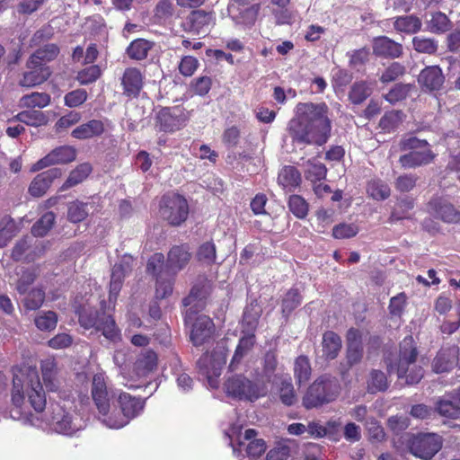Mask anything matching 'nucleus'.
Returning a JSON list of instances; mask_svg holds the SVG:
<instances>
[{"label": "nucleus", "instance_id": "obj_1", "mask_svg": "<svg viewBox=\"0 0 460 460\" xmlns=\"http://www.w3.org/2000/svg\"><path fill=\"white\" fill-rule=\"evenodd\" d=\"M11 417L31 425H37L32 413L42 412L47 404L46 393L36 367L15 369L13 379Z\"/></svg>", "mask_w": 460, "mask_h": 460}, {"label": "nucleus", "instance_id": "obj_2", "mask_svg": "<svg viewBox=\"0 0 460 460\" xmlns=\"http://www.w3.org/2000/svg\"><path fill=\"white\" fill-rule=\"evenodd\" d=\"M324 103H298L295 117L288 123V131L293 141L298 144L322 146L327 142L331 132V122Z\"/></svg>", "mask_w": 460, "mask_h": 460}, {"label": "nucleus", "instance_id": "obj_3", "mask_svg": "<svg viewBox=\"0 0 460 460\" xmlns=\"http://www.w3.org/2000/svg\"><path fill=\"white\" fill-rule=\"evenodd\" d=\"M210 292V283L204 279L200 284H196L190 295L183 299V305L188 307L185 312V321L191 323L190 340L195 346L205 343L214 332V323L208 316L199 315L194 319L196 311L204 306V300Z\"/></svg>", "mask_w": 460, "mask_h": 460}, {"label": "nucleus", "instance_id": "obj_4", "mask_svg": "<svg viewBox=\"0 0 460 460\" xmlns=\"http://www.w3.org/2000/svg\"><path fill=\"white\" fill-rule=\"evenodd\" d=\"M144 407V400L122 392L118 394L116 400H112L110 411L104 417H100V420L110 429H120L138 416Z\"/></svg>", "mask_w": 460, "mask_h": 460}, {"label": "nucleus", "instance_id": "obj_5", "mask_svg": "<svg viewBox=\"0 0 460 460\" xmlns=\"http://www.w3.org/2000/svg\"><path fill=\"white\" fill-rule=\"evenodd\" d=\"M228 436L233 453L238 460H261L266 444L263 439L256 438L255 429H247L242 433V427L234 424L229 429Z\"/></svg>", "mask_w": 460, "mask_h": 460}, {"label": "nucleus", "instance_id": "obj_6", "mask_svg": "<svg viewBox=\"0 0 460 460\" xmlns=\"http://www.w3.org/2000/svg\"><path fill=\"white\" fill-rule=\"evenodd\" d=\"M224 391L228 397L254 402L268 394V386L263 378L252 381L241 374H228Z\"/></svg>", "mask_w": 460, "mask_h": 460}, {"label": "nucleus", "instance_id": "obj_7", "mask_svg": "<svg viewBox=\"0 0 460 460\" xmlns=\"http://www.w3.org/2000/svg\"><path fill=\"white\" fill-rule=\"evenodd\" d=\"M417 349L411 336L405 337L400 344L398 362L390 364L388 370L396 372L399 379H405L407 384H417L423 376V370L415 365Z\"/></svg>", "mask_w": 460, "mask_h": 460}, {"label": "nucleus", "instance_id": "obj_8", "mask_svg": "<svg viewBox=\"0 0 460 460\" xmlns=\"http://www.w3.org/2000/svg\"><path fill=\"white\" fill-rule=\"evenodd\" d=\"M48 424L55 432L66 436H73L84 427V421L72 409L70 401L51 405V416Z\"/></svg>", "mask_w": 460, "mask_h": 460}, {"label": "nucleus", "instance_id": "obj_9", "mask_svg": "<svg viewBox=\"0 0 460 460\" xmlns=\"http://www.w3.org/2000/svg\"><path fill=\"white\" fill-rule=\"evenodd\" d=\"M227 349L225 342L217 345L211 353H206L198 361L199 375L208 382L210 388H217L219 376L226 362Z\"/></svg>", "mask_w": 460, "mask_h": 460}, {"label": "nucleus", "instance_id": "obj_10", "mask_svg": "<svg viewBox=\"0 0 460 460\" xmlns=\"http://www.w3.org/2000/svg\"><path fill=\"white\" fill-rule=\"evenodd\" d=\"M403 150H410L408 154L402 155L399 163L405 169L415 168L431 163L435 155L426 140H420L414 137L405 138L401 143Z\"/></svg>", "mask_w": 460, "mask_h": 460}, {"label": "nucleus", "instance_id": "obj_11", "mask_svg": "<svg viewBox=\"0 0 460 460\" xmlns=\"http://www.w3.org/2000/svg\"><path fill=\"white\" fill-rule=\"evenodd\" d=\"M339 394V385L336 380L321 377L308 388L303 398L306 409L320 407L334 401Z\"/></svg>", "mask_w": 460, "mask_h": 460}, {"label": "nucleus", "instance_id": "obj_12", "mask_svg": "<svg viewBox=\"0 0 460 460\" xmlns=\"http://www.w3.org/2000/svg\"><path fill=\"white\" fill-rule=\"evenodd\" d=\"M79 323L84 329L95 328L97 332H101L107 340L112 342L120 340V332L111 314L105 313L100 314L97 312H88L86 309H83L79 313Z\"/></svg>", "mask_w": 460, "mask_h": 460}, {"label": "nucleus", "instance_id": "obj_13", "mask_svg": "<svg viewBox=\"0 0 460 460\" xmlns=\"http://www.w3.org/2000/svg\"><path fill=\"white\" fill-rule=\"evenodd\" d=\"M159 217L172 226L183 223L189 215L187 200L178 194L164 195L159 205Z\"/></svg>", "mask_w": 460, "mask_h": 460}, {"label": "nucleus", "instance_id": "obj_14", "mask_svg": "<svg viewBox=\"0 0 460 460\" xmlns=\"http://www.w3.org/2000/svg\"><path fill=\"white\" fill-rule=\"evenodd\" d=\"M442 439L435 433L419 434L409 441L410 452L421 459H431L441 448Z\"/></svg>", "mask_w": 460, "mask_h": 460}, {"label": "nucleus", "instance_id": "obj_15", "mask_svg": "<svg viewBox=\"0 0 460 460\" xmlns=\"http://www.w3.org/2000/svg\"><path fill=\"white\" fill-rule=\"evenodd\" d=\"M92 396L98 410L99 418L110 411L112 400H115V394L109 390L106 384L104 373H97L93 377Z\"/></svg>", "mask_w": 460, "mask_h": 460}, {"label": "nucleus", "instance_id": "obj_16", "mask_svg": "<svg viewBox=\"0 0 460 460\" xmlns=\"http://www.w3.org/2000/svg\"><path fill=\"white\" fill-rule=\"evenodd\" d=\"M133 266L134 258L131 255L125 254L112 269L109 291V303L112 305V308L115 306L123 279L132 270Z\"/></svg>", "mask_w": 460, "mask_h": 460}, {"label": "nucleus", "instance_id": "obj_17", "mask_svg": "<svg viewBox=\"0 0 460 460\" xmlns=\"http://www.w3.org/2000/svg\"><path fill=\"white\" fill-rule=\"evenodd\" d=\"M157 119L162 130L174 132L186 125L189 117L182 108L172 107L162 109Z\"/></svg>", "mask_w": 460, "mask_h": 460}, {"label": "nucleus", "instance_id": "obj_18", "mask_svg": "<svg viewBox=\"0 0 460 460\" xmlns=\"http://www.w3.org/2000/svg\"><path fill=\"white\" fill-rule=\"evenodd\" d=\"M76 157V151L72 146H59L45 157L35 163L31 168V172L40 171L45 167L56 164H66L74 161Z\"/></svg>", "mask_w": 460, "mask_h": 460}, {"label": "nucleus", "instance_id": "obj_19", "mask_svg": "<svg viewBox=\"0 0 460 460\" xmlns=\"http://www.w3.org/2000/svg\"><path fill=\"white\" fill-rule=\"evenodd\" d=\"M27 71L23 73L19 84L22 87H33L45 82L50 75V70L43 64L27 63Z\"/></svg>", "mask_w": 460, "mask_h": 460}, {"label": "nucleus", "instance_id": "obj_20", "mask_svg": "<svg viewBox=\"0 0 460 460\" xmlns=\"http://www.w3.org/2000/svg\"><path fill=\"white\" fill-rule=\"evenodd\" d=\"M432 214L447 224H457L460 222V212L450 203L435 199L429 204Z\"/></svg>", "mask_w": 460, "mask_h": 460}, {"label": "nucleus", "instance_id": "obj_21", "mask_svg": "<svg viewBox=\"0 0 460 460\" xmlns=\"http://www.w3.org/2000/svg\"><path fill=\"white\" fill-rule=\"evenodd\" d=\"M121 84L126 95L136 97L143 87L144 75L139 69L128 67L123 74Z\"/></svg>", "mask_w": 460, "mask_h": 460}, {"label": "nucleus", "instance_id": "obj_22", "mask_svg": "<svg viewBox=\"0 0 460 460\" xmlns=\"http://www.w3.org/2000/svg\"><path fill=\"white\" fill-rule=\"evenodd\" d=\"M373 51L379 57L396 58L402 54V46L388 37L383 36L374 40Z\"/></svg>", "mask_w": 460, "mask_h": 460}, {"label": "nucleus", "instance_id": "obj_23", "mask_svg": "<svg viewBox=\"0 0 460 460\" xmlns=\"http://www.w3.org/2000/svg\"><path fill=\"white\" fill-rule=\"evenodd\" d=\"M61 172L53 168L38 174L29 187V192L33 197L42 196L49 188L54 179L60 176Z\"/></svg>", "mask_w": 460, "mask_h": 460}, {"label": "nucleus", "instance_id": "obj_24", "mask_svg": "<svg viewBox=\"0 0 460 460\" xmlns=\"http://www.w3.org/2000/svg\"><path fill=\"white\" fill-rule=\"evenodd\" d=\"M438 412L444 417L457 419L460 417V387L453 394L442 398L437 403Z\"/></svg>", "mask_w": 460, "mask_h": 460}, {"label": "nucleus", "instance_id": "obj_25", "mask_svg": "<svg viewBox=\"0 0 460 460\" xmlns=\"http://www.w3.org/2000/svg\"><path fill=\"white\" fill-rule=\"evenodd\" d=\"M419 83L429 91L438 90L444 83L441 69L437 66L424 68L418 79Z\"/></svg>", "mask_w": 460, "mask_h": 460}, {"label": "nucleus", "instance_id": "obj_26", "mask_svg": "<svg viewBox=\"0 0 460 460\" xmlns=\"http://www.w3.org/2000/svg\"><path fill=\"white\" fill-rule=\"evenodd\" d=\"M190 259V254L187 247H172L168 253L166 267L169 271L176 273L188 264Z\"/></svg>", "mask_w": 460, "mask_h": 460}, {"label": "nucleus", "instance_id": "obj_27", "mask_svg": "<svg viewBox=\"0 0 460 460\" xmlns=\"http://www.w3.org/2000/svg\"><path fill=\"white\" fill-rule=\"evenodd\" d=\"M31 240V238H25L19 241L13 249L12 257L16 261L25 259L28 261H31L43 252L44 247L42 245V242H35V250L28 253L26 252L31 247L30 243Z\"/></svg>", "mask_w": 460, "mask_h": 460}, {"label": "nucleus", "instance_id": "obj_28", "mask_svg": "<svg viewBox=\"0 0 460 460\" xmlns=\"http://www.w3.org/2000/svg\"><path fill=\"white\" fill-rule=\"evenodd\" d=\"M41 372L44 384L49 392H57L60 387L58 376V367L54 359L49 358L41 363Z\"/></svg>", "mask_w": 460, "mask_h": 460}, {"label": "nucleus", "instance_id": "obj_29", "mask_svg": "<svg viewBox=\"0 0 460 460\" xmlns=\"http://www.w3.org/2000/svg\"><path fill=\"white\" fill-rule=\"evenodd\" d=\"M362 358L361 335L359 331L350 329L348 332L347 359L349 366L358 363Z\"/></svg>", "mask_w": 460, "mask_h": 460}, {"label": "nucleus", "instance_id": "obj_30", "mask_svg": "<svg viewBox=\"0 0 460 460\" xmlns=\"http://www.w3.org/2000/svg\"><path fill=\"white\" fill-rule=\"evenodd\" d=\"M104 131L103 123L98 119H92L87 123L76 127L71 133L76 139H87L100 136Z\"/></svg>", "mask_w": 460, "mask_h": 460}, {"label": "nucleus", "instance_id": "obj_31", "mask_svg": "<svg viewBox=\"0 0 460 460\" xmlns=\"http://www.w3.org/2000/svg\"><path fill=\"white\" fill-rule=\"evenodd\" d=\"M457 362V349L451 348L441 350L433 361V370L436 373H443L448 371Z\"/></svg>", "mask_w": 460, "mask_h": 460}, {"label": "nucleus", "instance_id": "obj_32", "mask_svg": "<svg viewBox=\"0 0 460 460\" xmlns=\"http://www.w3.org/2000/svg\"><path fill=\"white\" fill-rule=\"evenodd\" d=\"M278 182L284 190L292 191L301 183L300 172L293 166H286L279 172Z\"/></svg>", "mask_w": 460, "mask_h": 460}, {"label": "nucleus", "instance_id": "obj_33", "mask_svg": "<svg viewBox=\"0 0 460 460\" xmlns=\"http://www.w3.org/2000/svg\"><path fill=\"white\" fill-rule=\"evenodd\" d=\"M276 389L279 400L283 404L291 406L296 403L297 399L290 376H285L279 377V384L276 385Z\"/></svg>", "mask_w": 460, "mask_h": 460}, {"label": "nucleus", "instance_id": "obj_34", "mask_svg": "<svg viewBox=\"0 0 460 460\" xmlns=\"http://www.w3.org/2000/svg\"><path fill=\"white\" fill-rule=\"evenodd\" d=\"M191 29L198 34L207 33L209 26L212 24L213 17L209 13L202 10L194 11L189 17Z\"/></svg>", "mask_w": 460, "mask_h": 460}, {"label": "nucleus", "instance_id": "obj_35", "mask_svg": "<svg viewBox=\"0 0 460 460\" xmlns=\"http://www.w3.org/2000/svg\"><path fill=\"white\" fill-rule=\"evenodd\" d=\"M90 208H93V202L73 201L67 208V218L72 223L82 222L88 217Z\"/></svg>", "mask_w": 460, "mask_h": 460}, {"label": "nucleus", "instance_id": "obj_36", "mask_svg": "<svg viewBox=\"0 0 460 460\" xmlns=\"http://www.w3.org/2000/svg\"><path fill=\"white\" fill-rule=\"evenodd\" d=\"M421 25L420 19L414 15L399 16L394 22V27L397 31L408 34L418 32Z\"/></svg>", "mask_w": 460, "mask_h": 460}, {"label": "nucleus", "instance_id": "obj_37", "mask_svg": "<svg viewBox=\"0 0 460 460\" xmlns=\"http://www.w3.org/2000/svg\"><path fill=\"white\" fill-rule=\"evenodd\" d=\"M341 348V338L332 332H327L323 337V353L327 359L337 357Z\"/></svg>", "mask_w": 460, "mask_h": 460}, {"label": "nucleus", "instance_id": "obj_38", "mask_svg": "<svg viewBox=\"0 0 460 460\" xmlns=\"http://www.w3.org/2000/svg\"><path fill=\"white\" fill-rule=\"evenodd\" d=\"M304 166L305 167V176L312 182L316 183L325 179L327 169L323 164L316 159L307 160Z\"/></svg>", "mask_w": 460, "mask_h": 460}, {"label": "nucleus", "instance_id": "obj_39", "mask_svg": "<svg viewBox=\"0 0 460 460\" xmlns=\"http://www.w3.org/2000/svg\"><path fill=\"white\" fill-rule=\"evenodd\" d=\"M49 102L50 96L48 93L34 92L22 96L20 100V106L29 109H42L47 107Z\"/></svg>", "mask_w": 460, "mask_h": 460}, {"label": "nucleus", "instance_id": "obj_40", "mask_svg": "<svg viewBox=\"0 0 460 460\" xmlns=\"http://www.w3.org/2000/svg\"><path fill=\"white\" fill-rule=\"evenodd\" d=\"M13 119L32 127H40L47 124L48 119L42 111L27 110L19 112Z\"/></svg>", "mask_w": 460, "mask_h": 460}, {"label": "nucleus", "instance_id": "obj_41", "mask_svg": "<svg viewBox=\"0 0 460 460\" xmlns=\"http://www.w3.org/2000/svg\"><path fill=\"white\" fill-rule=\"evenodd\" d=\"M92 166L88 163L79 164L75 170H73L66 182L62 186V190H66L73 186H75L84 181L91 173Z\"/></svg>", "mask_w": 460, "mask_h": 460}, {"label": "nucleus", "instance_id": "obj_42", "mask_svg": "<svg viewBox=\"0 0 460 460\" xmlns=\"http://www.w3.org/2000/svg\"><path fill=\"white\" fill-rule=\"evenodd\" d=\"M156 367V355L148 351L142 355L135 363V371L137 377L146 376L149 372Z\"/></svg>", "mask_w": 460, "mask_h": 460}, {"label": "nucleus", "instance_id": "obj_43", "mask_svg": "<svg viewBox=\"0 0 460 460\" xmlns=\"http://www.w3.org/2000/svg\"><path fill=\"white\" fill-rule=\"evenodd\" d=\"M36 327L42 332L54 330L58 323V315L53 311H41L34 318Z\"/></svg>", "mask_w": 460, "mask_h": 460}, {"label": "nucleus", "instance_id": "obj_44", "mask_svg": "<svg viewBox=\"0 0 460 460\" xmlns=\"http://www.w3.org/2000/svg\"><path fill=\"white\" fill-rule=\"evenodd\" d=\"M151 47L152 44L149 41L144 39H137L130 43L127 49V53L132 59L142 60L146 58Z\"/></svg>", "mask_w": 460, "mask_h": 460}, {"label": "nucleus", "instance_id": "obj_45", "mask_svg": "<svg viewBox=\"0 0 460 460\" xmlns=\"http://www.w3.org/2000/svg\"><path fill=\"white\" fill-rule=\"evenodd\" d=\"M450 22L447 15L441 12L431 15L427 22L428 31L432 33H443L450 30Z\"/></svg>", "mask_w": 460, "mask_h": 460}, {"label": "nucleus", "instance_id": "obj_46", "mask_svg": "<svg viewBox=\"0 0 460 460\" xmlns=\"http://www.w3.org/2000/svg\"><path fill=\"white\" fill-rule=\"evenodd\" d=\"M59 49L55 44H48L43 48L39 49L34 54L31 56V62L43 64L53 60L58 54Z\"/></svg>", "mask_w": 460, "mask_h": 460}, {"label": "nucleus", "instance_id": "obj_47", "mask_svg": "<svg viewBox=\"0 0 460 460\" xmlns=\"http://www.w3.org/2000/svg\"><path fill=\"white\" fill-rule=\"evenodd\" d=\"M388 387V381L385 374L379 370H372L367 379V390L369 393L385 391Z\"/></svg>", "mask_w": 460, "mask_h": 460}, {"label": "nucleus", "instance_id": "obj_48", "mask_svg": "<svg viewBox=\"0 0 460 460\" xmlns=\"http://www.w3.org/2000/svg\"><path fill=\"white\" fill-rule=\"evenodd\" d=\"M260 4H250L241 7L239 13L235 17H231L236 23L251 25L258 15Z\"/></svg>", "mask_w": 460, "mask_h": 460}, {"label": "nucleus", "instance_id": "obj_49", "mask_svg": "<svg viewBox=\"0 0 460 460\" xmlns=\"http://www.w3.org/2000/svg\"><path fill=\"white\" fill-rule=\"evenodd\" d=\"M56 216L53 212L44 214L32 226L31 233L34 236H44L54 225Z\"/></svg>", "mask_w": 460, "mask_h": 460}, {"label": "nucleus", "instance_id": "obj_50", "mask_svg": "<svg viewBox=\"0 0 460 460\" xmlns=\"http://www.w3.org/2000/svg\"><path fill=\"white\" fill-rule=\"evenodd\" d=\"M16 232L15 222L10 217H4L0 221V248L4 247L15 235Z\"/></svg>", "mask_w": 460, "mask_h": 460}, {"label": "nucleus", "instance_id": "obj_51", "mask_svg": "<svg viewBox=\"0 0 460 460\" xmlns=\"http://www.w3.org/2000/svg\"><path fill=\"white\" fill-rule=\"evenodd\" d=\"M367 193L374 199L384 200L390 196V188L381 180H372L368 182Z\"/></svg>", "mask_w": 460, "mask_h": 460}, {"label": "nucleus", "instance_id": "obj_52", "mask_svg": "<svg viewBox=\"0 0 460 460\" xmlns=\"http://www.w3.org/2000/svg\"><path fill=\"white\" fill-rule=\"evenodd\" d=\"M294 373L296 381L299 384L306 382L311 375V367L309 360L305 356H300L296 358L294 367Z\"/></svg>", "mask_w": 460, "mask_h": 460}, {"label": "nucleus", "instance_id": "obj_53", "mask_svg": "<svg viewBox=\"0 0 460 460\" xmlns=\"http://www.w3.org/2000/svg\"><path fill=\"white\" fill-rule=\"evenodd\" d=\"M371 93L372 88L366 82L356 83L350 90L349 99L353 103H361Z\"/></svg>", "mask_w": 460, "mask_h": 460}, {"label": "nucleus", "instance_id": "obj_54", "mask_svg": "<svg viewBox=\"0 0 460 460\" xmlns=\"http://www.w3.org/2000/svg\"><path fill=\"white\" fill-rule=\"evenodd\" d=\"M413 49L419 53L433 54L438 49L437 42L429 38L416 36L412 39Z\"/></svg>", "mask_w": 460, "mask_h": 460}, {"label": "nucleus", "instance_id": "obj_55", "mask_svg": "<svg viewBox=\"0 0 460 460\" xmlns=\"http://www.w3.org/2000/svg\"><path fill=\"white\" fill-rule=\"evenodd\" d=\"M290 211L297 217L304 218L308 213V205L305 200L298 195H292L288 200Z\"/></svg>", "mask_w": 460, "mask_h": 460}, {"label": "nucleus", "instance_id": "obj_56", "mask_svg": "<svg viewBox=\"0 0 460 460\" xmlns=\"http://www.w3.org/2000/svg\"><path fill=\"white\" fill-rule=\"evenodd\" d=\"M198 260L204 264H211L216 259V246L213 243L207 242L200 245L197 253Z\"/></svg>", "mask_w": 460, "mask_h": 460}, {"label": "nucleus", "instance_id": "obj_57", "mask_svg": "<svg viewBox=\"0 0 460 460\" xmlns=\"http://www.w3.org/2000/svg\"><path fill=\"white\" fill-rule=\"evenodd\" d=\"M358 233V227L355 224H340L333 227L332 235L336 239L351 238Z\"/></svg>", "mask_w": 460, "mask_h": 460}, {"label": "nucleus", "instance_id": "obj_58", "mask_svg": "<svg viewBox=\"0 0 460 460\" xmlns=\"http://www.w3.org/2000/svg\"><path fill=\"white\" fill-rule=\"evenodd\" d=\"M44 299L45 294L41 289H32L24 300V306L28 310H36L42 305Z\"/></svg>", "mask_w": 460, "mask_h": 460}, {"label": "nucleus", "instance_id": "obj_59", "mask_svg": "<svg viewBox=\"0 0 460 460\" xmlns=\"http://www.w3.org/2000/svg\"><path fill=\"white\" fill-rule=\"evenodd\" d=\"M100 75V67L98 66H91L78 73L77 80L81 84H88L96 81Z\"/></svg>", "mask_w": 460, "mask_h": 460}, {"label": "nucleus", "instance_id": "obj_60", "mask_svg": "<svg viewBox=\"0 0 460 460\" xmlns=\"http://www.w3.org/2000/svg\"><path fill=\"white\" fill-rule=\"evenodd\" d=\"M81 114L77 111H69L67 114L62 116L55 124L57 131L66 129L81 120Z\"/></svg>", "mask_w": 460, "mask_h": 460}, {"label": "nucleus", "instance_id": "obj_61", "mask_svg": "<svg viewBox=\"0 0 460 460\" xmlns=\"http://www.w3.org/2000/svg\"><path fill=\"white\" fill-rule=\"evenodd\" d=\"M87 100V93L84 89H76L66 94L65 104L74 108L83 104Z\"/></svg>", "mask_w": 460, "mask_h": 460}, {"label": "nucleus", "instance_id": "obj_62", "mask_svg": "<svg viewBox=\"0 0 460 460\" xmlns=\"http://www.w3.org/2000/svg\"><path fill=\"white\" fill-rule=\"evenodd\" d=\"M405 68L398 62L393 63L389 66L385 73L382 75L380 80L383 83H390L396 80L399 76L403 75Z\"/></svg>", "mask_w": 460, "mask_h": 460}, {"label": "nucleus", "instance_id": "obj_63", "mask_svg": "<svg viewBox=\"0 0 460 460\" xmlns=\"http://www.w3.org/2000/svg\"><path fill=\"white\" fill-rule=\"evenodd\" d=\"M417 176L414 174L400 175L395 181V188L402 192L411 191L416 185Z\"/></svg>", "mask_w": 460, "mask_h": 460}, {"label": "nucleus", "instance_id": "obj_64", "mask_svg": "<svg viewBox=\"0 0 460 460\" xmlns=\"http://www.w3.org/2000/svg\"><path fill=\"white\" fill-rule=\"evenodd\" d=\"M409 84H396L385 97L391 103H394L404 99L410 92Z\"/></svg>", "mask_w": 460, "mask_h": 460}]
</instances>
